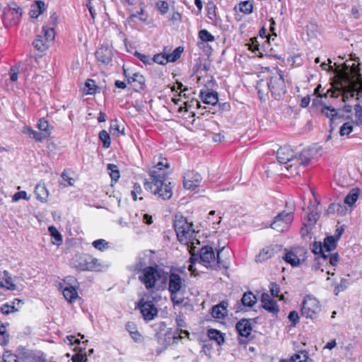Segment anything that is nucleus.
<instances>
[{
    "label": "nucleus",
    "instance_id": "obj_1",
    "mask_svg": "<svg viewBox=\"0 0 362 362\" xmlns=\"http://www.w3.org/2000/svg\"><path fill=\"white\" fill-rule=\"evenodd\" d=\"M276 157L279 163L284 165V168L290 175L299 174V168L308 165L310 160L308 150H303L300 153H295L290 146H284L276 152Z\"/></svg>",
    "mask_w": 362,
    "mask_h": 362
},
{
    "label": "nucleus",
    "instance_id": "obj_2",
    "mask_svg": "<svg viewBox=\"0 0 362 362\" xmlns=\"http://www.w3.org/2000/svg\"><path fill=\"white\" fill-rule=\"evenodd\" d=\"M170 182H166L164 173L158 170L150 172V179L144 182L146 190L163 200L169 199L173 196Z\"/></svg>",
    "mask_w": 362,
    "mask_h": 362
},
{
    "label": "nucleus",
    "instance_id": "obj_3",
    "mask_svg": "<svg viewBox=\"0 0 362 362\" xmlns=\"http://www.w3.org/2000/svg\"><path fill=\"white\" fill-rule=\"evenodd\" d=\"M174 228L178 240L185 245H194V240L199 244V242L195 238V231L193 229L192 223H189L186 218L182 216L176 215L174 220Z\"/></svg>",
    "mask_w": 362,
    "mask_h": 362
},
{
    "label": "nucleus",
    "instance_id": "obj_4",
    "mask_svg": "<svg viewBox=\"0 0 362 362\" xmlns=\"http://www.w3.org/2000/svg\"><path fill=\"white\" fill-rule=\"evenodd\" d=\"M264 86H267L272 95L276 99L286 93L284 80L282 74L279 71H276L271 76L269 82L261 80L257 83V88L259 95L264 93Z\"/></svg>",
    "mask_w": 362,
    "mask_h": 362
},
{
    "label": "nucleus",
    "instance_id": "obj_5",
    "mask_svg": "<svg viewBox=\"0 0 362 362\" xmlns=\"http://www.w3.org/2000/svg\"><path fill=\"white\" fill-rule=\"evenodd\" d=\"M351 72L354 76L357 77L358 79L354 81L351 78L348 74L343 75V79L347 84L341 86L343 90V101L346 102L349 97H354L356 91L359 94L362 92V77L359 72V69L354 65L351 69Z\"/></svg>",
    "mask_w": 362,
    "mask_h": 362
},
{
    "label": "nucleus",
    "instance_id": "obj_6",
    "mask_svg": "<svg viewBox=\"0 0 362 362\" xmlns=\"http://www.w3.org/2000/svg\"><path fill=\"white\" fill-rule=\"evenodd\" d=\"M73 264L81 271L98 272L102 268L100 261L88 254L76 255L73 259Z\"/></svg>",
    "mask_w": 362,
    "mask_h": 362
},
{
    "label": "nucleus",
    "instance_id": "obj_7",
    "mask_svg": "<svg viewBox=\"0 0 362 362\" xmlns=\"http://www.w3.org/2000/svg\"><path fill=\"white\" fill-rule=\"evenodd\" d=\"M163 271L155 267H146L140 271L139 281L147 290L154 288L156 283L160 279Z\"/></svg>",
    "mask_w": 362,
    "mask_h": 362
},
{
    "label": "nucleus",
    "instance_id": "obj_8",
    "mask_svg": "<svg viewBox=\"0 0 362 362\" xmlns=\"http://www.w3.org/2000/svg\"><path fill=\"white\" fill-rule=\"evenodd\" d=\"M337 241V238L334 236H328L324 239L323 243L315 241L311 245V250L314 254L320 255L322 260L326 261L329 257L327 253L335 250Z\"/></svg>",
    "mask_w": 362,
    "mask_h": 362
},
{
    "label": "nucleus",
    "instance_id": "obj_9",
    "mask_svg": "<svg viewBox=\"0 0 362 362\" xmlns=\"http://www.w3.org/2000/svg\"><path fill=\"white\" fill-rule=\"evenodd\" d=\"M293 207L290 211H284L276 215L270 226L277 232L283 233L288 230L293 220Z\"/></svg>",
    "mask_w": 362,
    "mask_h": 362
},
{
    "label": "nucleus",
    "instance_id": "obj_10",
    "mask_svg": "<svg viewBox=\"0 0 362 362\" xmlns=\"http://www.w3.org/2000/svg\"><path fill=\"white\" fill-rule=\"evenodd\" d=\"M319 300L311 296H306L302 303L301 313L307 318H314L320 312Z\"/></svg>",
    "mask_w": 362,
    "mask_h": 362
},
{
    "label": "nucleus",
    "instance_id": "obj_11",
    "mask_svg": "<svg viewBox=\"0 0 362 362\" xmlns=\"http://www.w3.org/2000/svg\"><path fill=\"white\" fill-rule=\"evenodd\" d=\"M220 252L215 255L213 248L210 246H204L200 250V261L206 268H213L220 264Z\"/></svg>",
    "mask_w": 362,
    "mask_h": 362
},
{
    "label": "nucleus",
    "instance_id": "obj_12",
    "mask_svg": "<svg viewBox=\"0 0 362 362\" xmlns=\"http://www.w3.org/2000/svg\"><path fill=\"white\" fill-rule=\"evenodd\" d=\"M138 308L146 321H151L158 315V309L152 300L142 298L138 303Z\"/></svg>",
    "mask_w": 362,
    "mask_h": 362
},
{
    "label": "nucleus",
    "instance_id": "obj_13",
    "mask_svg": "<svg viewBox=\"0 0 362 362\" xmlns=\"http://www.w3.org/2000/svg\"><path fill=\"white\" fill-rule=\"evenodd\" d=\"M306 251L303 248H296L294 250L287 252L284 257V260L292 265L297 267L301 260H305Z\"/></svg>",
    "mask_w": 362,
    "mask_h": 362
},
{
    "label": "nucleus",
    "instance_id": "obj_14",
    "mask_svg": "<svg viewBox=\"0 0 362 362\" xmlns=\"http://www.w3.org/2000/svg\"><path fill=\"white\" fill-rule=\"evenodd\" d=\"M201 181L202 177L198 173L194 170H189L187 172L184 176V187L186 189L194 190L199 185Z\"/></svg>",
    "mask_w": 362,
    "mask_h": 362
},
{
    "label": "nucleus",
    "instance_id": "obj_15",
    "mask_svg": "<svg viewBox=\"0 0 362 362\" xmlns=\"http://www.w3.org/2000/svg\"><path fill=\"white\" fill-rule=\"evenodd\" d=\"M124 75L129 83L133 84L135 87L143 89L145 86V77L139 72H132L123 67Z\"/></svg>",
    "mask_w": 362,
    "mask_h": 362
},
{
    "label": "nucleus",
    "instance_id": "obj_16",
    "mask_svg": "<svg viewBox=\"0 0 362 362\" xmlns=\"http://www.w3.org/2000/svg\"><path fill=\"white\" fill-rule=\"evenodd\" d=\"M235 328L240 337L245 339H240V343L243 344L246 342L252 332V325L250 320L247 319L240 320L236 324Z\"/></svg>",
    "mask_w": 362,
    "mask_h": 362
},
{
    "label": "nucleus",
    "instance_id": "obj_17",
    "mask_svg": "<svg viewBox=\"0 0 362 362\" xmlns=\"http://www.w3.org/2000/svg\"><path fill=\"white\" fill-rule=\"evenodd\" d=\"M184 286V280L180 274L175 272L169 274L168 291L170 293H180Z\"/></svg>",
    "mask_w": 362,
    "mask_h": 362
},
{
    "label": "nucleus",
    "instance_id": "obj_18",
    "mask_svg": "<svg viewBox=\"0 0 362 362\" xmlns=\"http://www.w3.org/2000/svg\"><path fill=\"white\" fill-rule=\"evenodd\" d=\"M261 302L263 308L267 310L269 313L273 315H276L279 312V308L276 301L274 300L269 294L267 293H262L261 297Z\"/></svg>",
    "mask_w": 362,
    "mask_h": 362
},
{
    "label": "nucleus",
    "instance_id": "obj_19",
    "mask_svg": "<svg viewBox=\"0 0 362 362\" xmlns=\"http://www.w3.org/2000/svg\"><path fill=\"white\" fill-rule=\"evenodd\" d=\"M95 57L98 62L108 64L112 61V49L102 45L95 52Z\"/></svg>",
    "mask_w": 362,
    "mask_h": 362
},
{
    "label": "nucleus",
    "instance_id": "obj_20",
    "mask_svg": "<svg viewBox=\"0 0 362 362\" xmlns=\"http://www.w3.org/2000/svg\"><path fill=\"white\" fill-rule=\"evenodd\" d=\"M228 303L227 301L223 300L218 305H214L211 309V315L213 317L218 320L224 319L227 315Z\"/></svg>",
    "mask_w": 362,
    "mask_h": 362
},
{
    "label": "nucleus",
    "instance_id": "obj_21",
    "mask_svg": "<svg viewBox=\"0 0 362 362\" xmlns=\"http://www.w3.org/2000/svg\"><path fill=\"white\" fill-rule=\"evenodd\" d=\"M59 286L62 290L64 297L68 302L72 303L78 297V292L74 286L65 285V283L64 284H60Z\"/></svg>",
    "mask_w": 362,
    "mask_h": 362
},
{
    "label": "nucleus",
    "instance_id": "obj_22",
    "mask_svg": "<svg viewBox=\"0 0 362 362\" xmlns=\"http://www.w3.org/2000/svg\"><path fill=\"white\" fill-rule=\"evenodd\" d=\"M130 15L127 18V21L131 22H134L136 18H138L141 22L148 24V14L144 10V8H140V10L138 11H133L132 10H129Z\"/></svg>",
    "mask_w": 362,
    "mask_h": 362
},
{
    "label": "nucleus",
    "instance_id": "obj_23",
    "mask_svg": "<svg viewBox=\"0 0 362 362\" xmlns=\"http://www.w3.org/2000/svg\"><path fill=\"white\" fill-rule=\"evenodd\" d=\"M200 97L204 103L214 105L218 103V94L216 92L201 90Z\"/></svg>",
    "mask_w": 362,
    "mask_h": 362
},
{
    "label": "nucleus",
    "instance_id": "obj_24",
    "mask_svg": "<svg viewBox=\"0 0 362 362\" xmlns=\"http://www.w3.org/2000/svg\"><path fill=\"white\" fill-rule=\"evenodd\" d=\"M45 11V4L43 1H37L31 6L29 16L31 18H37Z\"/></svg>",
    "mask_w": 362,
    "mask_h": 362
},
{
    "label": "nucleus",
    "instance_id": "obj_25",
    "mask_svg": "<svg viewBox=\"0 0 362 362\" xmlns=\"http://www.w3.org/2000/svg\"><path fill=\"white\" fill-rule=\"evenodd\" d=\"M35 194L37 199L42 202H46L49 196V192L47 189L46 188L45 184L42 183L36 185L35 189Z\"/></svg>",
    "mask_w": 362,
    "mask_h": 362
},
{
    "label": "nucleus",
    "instance_id": "obj_26",
    "mask_svg": "<svg viewBox=\"0 0 362 362\" xmlns=\"http://www.w3.org/2000/svg\"><path fill=\"white\" fill-rule=\"evenodd\" d=\"M125 327L134 341L139 342L141 341V334L139 332L134 322H128L126 324Z\"/></svg>",
    "mask_w": 362,
    "mask_h": 362
},
{
    "label": "nucleus",
    "instance_id": "obj_27",
    "mask_svg": "<svg viewBox=\"0 0 362 362\" xmlns=\"http://www.w3.org/2000/svg\"><path fill=\"white\" fill-rule=\"evenodd\" d=\"M49 42L45 39L42 35H38L36 39L33 42V46L40 52L47 50L49 47Z\"/></svg>",
    "mask_w": 362,
    "mask_h": 362
},
{
    "label": "nucleus",
    "instance_id": "obj_28",
    "mask_svg": "<svg viewBox=\"0 0 362 362\" xmlns=\"http://www.w3.org/2000/svg\"><path fill=\"white\" fill-rule=\"evenodd\" d=\"M24 134H28L30 138L37 141H42L47 138V134L46 132H38L29 127H24Z\"/></svg>",
    "mask_w": 362,
    "mask_h": 362
},
{
    "label": "nucleus",
    "instance_id": "obj_29",
    "mask_svg": "<svg viewBox=\"0 0 362 362\" xmlns=\"http://www.w3.org/2000/svg\"><path fill=\"white\" fill-rule=\"evenodd\" d=\"M257 301L255 296L250 291L246 292L243 294L241 302L244 306L252 307Z\"/></svg>",
    "mask_w": 362,
    "mask_h": 362
},
{
    "label": "nucleus",
    "instance_id": "obj_30",
    "mask_svg": "<svg viewBox=\"0 0 362 362\" xmlns=\"http://www.w3.org/2000/svg\"><path fill=\"white\" fill-rule=\"evenodd\" d=\"M208 337L211 340L216 341L218 345H221L224 342V337L223 334L217 329H209L208 331Z\"/></svg>",
    "mask_w": 362,
    "mask_h": 362
},
{
    "label": "nucleus",
    "instance_id": "obj_31",
    "mask_svg": "<svg viewBox=\"0 0 362 362\" xmlns=\"http://www.w3.org/2000/svg\"><path fill=\"white\" fill-rule=\"evenodd\" d=\"M42 33H43V35H42L49 42H50L54 40L56 33H55L54 28L49 27L47 25H44L42 26Z\"/></svg>",
    "mask_w": 362,
    "mask_h": 362
},
{
    "label": "nucleus",
    "instance_id": "obj_32",
    "mask_svg": "<svg viewBox=\"0 0 362 362\" xmlns=\"http://www.w3.org/2000/svg\"><path fill=\"white\" fill-rule=\"evenodd\" d=\"M274 249L269 247H267L263 248L258 256L257 257V261L263 262L270 257H272L274 255Z\"/></svg>",
    "mask_w": 362,
    "mask_h": 362
},
{
    "label": "nucleus",
    "instance_id": "obj_33",
    "mask_svg": "<svg viewBox=\"0 0 362 362\" xmlns=\"http://www.w3.org/2000/svg\"><path fill=\"white\" fill-rule=\"evenodd\" d=\"M107 168L109 171L111 179L117 182L120 177V173L117 165L112 163H109L107 166Z\"/></svg>",
    "mask_w": 362,
    "mask_h": 362
},
{
    "label": "nucleus",
    "instance_id": "obj_34",
    "mask_svg": "<svg viewBox=\"0 0 362 362\" xmlns=\"http://www.w3.org/2000/svg\"><path fill=\"white\" fill-rule=\"evenodd\" d=\"M51 236L54 238L53 244L59 245L62 242V236L58 230L53 226L48 228Z\"/></svg>",
    "mask_w": 362,
    "mask_h": 362
},
{
    "label": "nucleus",
    "instance_id": "obj_35",
    "mask_svg": "<svg viewBox=\"0 0 362 362\" xmlns=\"http://www.w3.org/2000/svg\"><path fill=\"white\" fill-rule=\"evenodd\" d=\"M239 10L245 14H250L253 10V4L250 1H241L239 4Z\"/></svg>",
    "mask_w": 362,
    "mask_h": 362
},
{
    "label": "nucleus",
    "instance_id": "obj_36",
    "mask_svg": "<svg viewBox=\"0 0 362 362\" xmlns=\"http://www.w3.org/2000/svg\"><path fill=\"white\" fill-rule=\"evenodd\" d=\"M308 358V352L302 351L295 354L291 358L292 362H305Z\"/></svg>",
    "mask_w": 362,
    "mask_h": 362
},
{
    "label": "nucleus",
    "instance_id": "obj_37",
    "mask_svg": "<svg viewBox=\"0 0 362 362\" xmlns=\"http://www.w3.org/2000/svg\"><path fill=\"white\" fill-rule=\"evenodd\" d=\"M182 52L183 48L182 47H177L172 53L167 54L168 61L170 62H174L177 61L180 57Z\"/></svg>",
    "mask_w": 362,
    "mask_h": 362
},
{
    "label": "nucleus",
    "instance_id": "obj_38",
    "mask_svg": "<svg viewBox=\"0 0 362 362\" xmlns=\"http://www.w3.org/2000/svg\"><path fill=\"white\" fill-rule=\"evenodd\" d=\"M168 62H170L168 61V58L167 57V54H158L153 56L152 57V64L153 63H157L158 64H166Z\"/></svg>",
    "mask_w": 362,
    "mask_h": 362
},
{
    "label": "nucleus",
    "instance_id": "obj_39",
    "mask_svg": "<svg viewBox=\"0 0 362 362\" xmlns=\"http://www.w3.org/2000/svg\"><path fill=\"white\" fill-rule=\"evenodd\" d=\"M348 284H349V280L345 278H341L339 284L334 283V284L335 286V288L334 290V294L338 295L339 292L346 289Z\"/></svg>",
    "mask_w": 362,
    "mask_h": 362
},
{
    "label": "nucleus",
    "instance_id": "obj_40",
    "mask_svg": "<svg viewBox=\"0 0 362 362\" xmlns=\"http://www.w3.org/2000/svg\"><path fill=\"white\" fill-rule=\"evenodd\" d=\"M321 112L327 117L330 118L331 120H333L334 117L337 115V110L329 106L323 107Z\"/></svg>",
    "mask_w": 362,
    "mask_h": 362
},
{
    "label": "nucleus",
    "instance_id": "obj_41",
    "mask_svg": "<svg viewBox=\"0 0 362 362\" xmlns=\"http://www.w3.org/2000/svg\"><path fill=\"white\" fill-rule=\"evenodd\" d=\"M92 245L100 251H104L108 247V243L104 239H98L92 243Z\"/></svg>",
    "mask_w": 362,
    "mask_h": 362
},
{
    "label": "nucleus",
    "instance_id": "obj_42",
    "mask_svg": "<svg viewBox=\"0 0 362 362\" xmlns=\"http://www.w3.org/2000/svg\"><path fill=\"white\" fill-rule=\"evenodd\" d=\"M14 14L18 19L22 14L21 8L20 7L16 8L15 6L13 7L12 6H10L8 9L4 13L5 18H8L10 15Z\"/></svg>",
    "mask_w": 362,
    "mask_h": 362
},
{
    "label": "nucleus",
    "instance_id": "obj_43",
    "mask_svg": "<svg viewBox=\"0 0 362 362\" xmlns=\"http://www.w3.org/2000/svg\"><path fill=\"white\" fill-rule=\"evenodd\" d=\"M353 131V126L350 122H345L340 127L339 134L341 136H349Z\"/></svg>",
    "mask_w": 362,
    "mask_h": 362
},
{
    "label": "nucleus",
    "instance_id": "obj_44",
    "mask_svg": "<svg viewBox=\"0 0 362 362\" xmlns=\"http://www.w3.org/2000/svg\"><path fill=\"white\" fill-rule=\"evenodd\" d=\"M100 139L103 141L105 148H109L110 146V136L107 132L103 130L99 134Z\"/></svg>",
    "mask_w": 362,
    "mask_h": 362
},
{
    "label": "nucleus",
    "instance_id": "obj_45",
    "mask_svg": "<svg viewBox=\"0 0 362 362\" xmlns=\"http://www.w3.org/2000/svg\"><path fill=\"white\" fill-rule=\"evenodd\" d=\"M37 127L38 129L41 131V132H46L47 134V137H49V136L51 134V132L49 129V126L47 120H45V119H40L38 121Z\"/></svg>",
    "mask_w": 362,
    "mask_h": 362
},
{
    "label": "nucleus",
    "instance_id": "obj_46",
    "mask_svg": "<svg viewBox=\"0 0 362 362\" xmlns=\"http://www.w3.org/2000/svg\"><path fill=\"white\" fill-rule=\"evenodd\" d=\"M358 194L356 192H351L344 199V204L352 206L358 199Z\"/></svg>",
    "mask_w": 362,
    "mask_h": 362
},
{
    "label": "nucleus",
    "instance_id": "obj_47",
    "mask_svg": "<svg viewBox=\"0 0 362 362\" xmlns=\"http://www.w3.org/2000/svg\"><path fill=\"white\" fill-rule=\"evenodd\" d=\"M199 37L204 42H212L214 40V37L206 30H201L199 32Z\"/></svg>",
    "mask_w": 362,
    "mask_h": 362
},
{
    "label": "nucleus",
    "instance_id": "obj_48",
    "mask_svg": "<svg viewBox=\"0 0 362 362\" xmlns=\"http://www.w3.org/2000/svg\"><path fill=\"white\" fill-rule=\"evenodd\" d=\"M142 192L143 191H142V188H141V185L137 183H135L134 185L133 190L131 192L133 199L134 201H136L137 199L142 200L143 199L142 197H138V195L141 194L142 193Z\"/></svg>",
    "mask_w": 362,
    "mask_h": 362
},
{
    "label": "nucleus",
    "instance_id": "obj_49",
    "mask_svg": "<svg viewBox=\"0 0 362 362\" xmlns=\"http://www.w3.org/2000/svg\"><path fill=\"white\" fill-rule=\"evenodd\" d=\"M327 255H329V257L325 262H327L330 266H336L339 262V256L338 253L332 254L331 252H329L327 253Z\"/></svg>",
    "mask_w": 362,
    "mask_h": 362
},
{
    "label": "nucleus",
    "instance_id": "obj_50",
    "mask_svg": "<svg viewBox=\"0 0 362 362\" xmlns=\"http://www.w3.org/2000/svg\"><path fill=\"white\" fill-rule=\"evenodd\" d=\"M110 129L111 132H114L115 133L124 135V128L121 129L120 125L119 124V122L117 119L111 122Z\"/></svg>",
    "mask_w": 362,
    "mask_h": 362
},
{
    "label": "nucleus",
    "instance_id": "obj_51",
    "mask_svg": "<svg viewBox=\"0 0 362 362\" xmlns=\"http://www.w3.org/2000/svg\"><path fill=\"white\" fill-rule=\"evenodd\" d=\"M134 55L144 64H152V57L150 55H146L138 52H136Z\"/></svg>",
    "mask_w": 362,
    "mask_h": 362
},
{
    "label": "nucleus",
    "instance_id": "obj_52",
    "mask_svg": "<svg viewBox=\"0 0 362 362\" xmlns=\"http://www.w3.org/2000/svg\"><path fill=\"white\" fill-rule=\"evenodd\" d=\"M156 7L158 9L159 12L162 15H164V14H165L168 12V8H169V5H168V3L167 1H159L156 4Z\"/></svg>",
    "mask_w": 362,
    "mask_h": 362
},
{
    "label": "nucleus",
    "instance_id": "obj_53",
    "mask_svg": "<svg viewBox=\"0 0 362 362\" xmlns=\"http://www.w3.org/2000/svg\"><path fill=\"white\" fill-rule=\"evenodd\" d=\"M355 116L357 118L356 124L362 123V106L357 104L354 106Z\"/></svg>",
    "mask_w": 362,
    "mask_h": 362
},
{
    "label": "nucleus",
    "instance_id": "obj_54",
    "mask_svg": "<svg viewBox=\"0 0 362 362\" xmlns=\"http://www.w3.org/2000/svg\"><path fill=\"white\" fill-rule=\"evenodd\" d=\"M72 361H76V362H88L87 355L86 354H83L81 352H79V353L75 354L72 357Z\"/></svg>",
    "mask_w": 362,
    "mask_h": 362
},
{
    "label": "nucleus",
    "instance_id": "obj_55",
    "mask_svg": "<svg viewBox=\"0 0 362 362\" xmlns=\"http://www.w3.org/2000/svg\"><path fill=\"white\" fill-rule=\"evenodd\" d=\"M58 18L59 17L55 12L52 13L48 19L47 25L54 28V26L57 25L58 23Z\"/></svg>",
    "mask_w": 362,
    "mask_h": 362
},
{
    "label": "nucleus",
    "instance_id": "obj_56",
    "mask_svg": "<svg viewBox=\"0 0 362 362\" xmlns=\"http://www.w3.org/2000/svg\"><path fill=\"white\" fill-rule=\"evenodd\" d=\"M4 362H20L18 357L13 354H6L4 355Z\"/></svg>",
    "mask_w": 362,
    "mask_h": 362
},
{
    "label": "nucleus",
    "instance_id": "obj_57",
    "mask_svg": "<svg viewBox=\"0 0 362 362\" xmlns=\"http://www.w3.org/2000/svg\"><path fill=\"white\" fill-rule=\"evenodd\" d=\"M170 293V299L174 305H180L183 302V298L178 297L179 293Z\"/></svg>",
    "mask_w": 362,
    "mask_h": 362
},
{
    "label": "nucleus",
    "instance_id": "obj_58",
    "mask_svg": "<svg viewBox=\"0 0 362 362\" xmlns=\"http://www.w3.org/2000/svg\"><path fill=\"white\" fill-rule=\"evenodd\" d=\"M288 319L290 321L293 322V325L296 326V324L298 322L299 316L297 312L296 311H291L288 314Z\"/></svg>",
    "mask_w": 362,
    "mask_h": 362
},
{
    "label": "nucleus",
    "instance_id": "obj_59",
    "mask_svg": "<svg viewBox=\"0 0 362 362\" xmlns=\"http://www.w3.org/2000/svg\"><path fill=\"white\" fill-rule=\"evenodd\" d=\"M181 20L182 16L179 12H173L170 18V21L173 23H179Z\"/></svg>",
    "mask_w": 362,
    "mask_h": 362
},
{
    "label": "nucleus",
    "instance_id": "obj_60",
    "mask_svg": "<svg viewBox=\"0 0 362 362\" xmlns=\"http://www.w3.org/2000/svg\"><path fill=\"white\" fill-rule=\"evenodd\" d=\"M270 291L272 296L274 297H278L279 293V287L276 284L272 283L270 285Z\"/></svg>",
    "mask_w": 362,
    "mask_h": 362
},
{
    "label": "nucleus",
    "instance_id": "obj_61",
    "mask_svg": "<svg viewBox=\"0 0 362 362\" xmlns=\"http://www.w3.org/2000/svg\"><path fill=\"white\" fill-rule=\"evenodd\" d=\"M15 310H17V309H15L14 306L9 305L8 304H5L1 308V312L4 314H9L10 313L14 312Z\"/></svg>",
    "mask_w": 362,
    "mask_h": 362
},
{
    "label": "nucleus",
    "instance_id": "obj_62",
    "mask_svg": "<svg viewBox=\"0 0 362 362\" xmlns=\"http://www.w3.org/2000/svg\"><path fill=\"white\" fill-rule=\"evenodd\" d=\"M62 178L64 180L68 182V184L69 186L74 185L73 181L74 179L71 177L66 170H64L62 174Z\"/></svg>",
    "mask_w": 362,
    "mask_h": 362
},
{
    "label": "nucleus",
    "instance_id": "obj_63",
    "mask_svg": "<svg viewBox=\"0 0 362 362\" xmlns=\"http://www.w3.org/2000/svg\"><path fill=\"white\" fill-rule=\"evenodd\" d=\"M10 79L12 81H16L18 79V68L12 67L9 71Z\"/></svg>",
    "mask_w": 362,
    "mask_h": 362
},
{
    "label": "nucleus",
    "instance_id": "obj_64",
    "mask_svg": "<svg viewBox=\"0 0 362 362\" xmlns=\"http://www.w3.org/2000/svg\"><path fill=\"white\" fill-rule=\"evenodd\" d=\"M86 87L88 88V94H93L95 92V88L96 86L95 85L94 81L93 80H88L86 83Z\"/></svg>",
    "mask_w": 362,
    "mask_h": 362
}]
</instances>
